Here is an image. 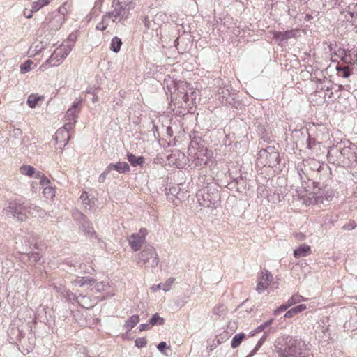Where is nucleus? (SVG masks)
Masks as SVG:
<instances>
[{
  "instance_id": "5",
  "label": "nucleus",
  "mask_w": 357,
  "mask_h": 357,
  "mask_svg": "<svg viewBox=\"0 0 357 357\" xmlns=\"http://www.w3.org/2000/svg\"><path fill=\"white\" fill-rule=\"evenodd\" d=\"M63 17L60 14H49L42 22L41 28L51 31H56L60 29L63 23Z\"/></svg>"
},
{
  "instance_id": "54",
  "label": "nucleus",
  "mask_w": 357,
  "mask_h": 357,
  "mask_svg": "<svg viewBox=\"0 0 357 357\" xmlns=\"http://www.w3.org/2000/svg\"><path fill=\"white\" fill-rule=\"evenodd\" d=\"M13 132L15 136H21L22 134V130L20 129H15L13 130Z\"/></svg>"
},
{
  "instance_id": "32",
  "label": "nucleus",
  "mask_w": 357,
  "mask_h": 357,
  "mask_svg": "<svg viewBox=\"0 0 357 357\" xmlns=\"http://www.w3.org/2000/svg\"><path fill=\"white\" fill-rule=\"evenodd\" d=\"M40 99V96L31 94L28 98L27 104L31 108H34Z\"/></svg>"
},
{
  "instance_id": "37",
  "label": "nucleus",
  "mask_w": 357,
  "mask_h": 357,
  "mask_svg": "<svg viewBox=\"0 0 357 357\" xmlns=\"http://www.w3.org/2000/svg\"><path fill=\"white\" fill-rule=\"evenodd\" d=\"M84 232L87 235H93L95 234V231L91 226V222H88V224H85L84 227H82Z\"/></svg>"
},
{
  "instance_id": "47",
  "label": "nucleus",
  "mask_w": 357,
  "mask_h": 357,
  "mask_svg": "<svg viewBox=\"0 0 357 357\" xmlns=\"http://www.w3.org/2000/svg\"><path fill=\"white\" fill-rule=\"evenodd\" d=\"M151 326H152L151 324L149 321L148 323L140 324L139 326V331H146V330L150 329L151 328Z\"/></svg>"
},
{
  "instance_id": "1",
  "label": "nucleus",
  "mask_w": 357,
  "mask_h": 357,
  "mask_svg": "<svg viewBox=\"0 0 357 357\" xmlns=\"http://www.w3.org/2000/svg\"><path fill=\"white\" fill-rule=\"evenodd\" d=\"M274 347L278 357H309L305 342L292 336L282 335L277 337Z\"/></svg>"
},
{
  "instance_id": "28",
  "label": "nucleus",
  "mask_w": 357,
  "mask_h": 357,
  "mask_svg": "<svg viewBox=\"0 0 357 357\" xmlns=\"http://www.w3.org/2000/svg\"><path fill=\"white\" fill-rule=\"evenodd\" d=\"M35 171V168L32 166L24 165L20 167L21 174L29 176H33Z\"/></svg>"
},
{
  "instance_id": "13",
  "label": "nucleus",
  "mask_w": 357,
  "mask_h": 357,
  "mask_svg": "<svg viewBox=\"0 0 357 357\" xmlns=\"http://www.w3.org/2000/svg\"><path fill=\"white\" fill-rule=\"evenodd\" d=\"M96 280L94 278H91L89 277H77L75 280H74L72 283L75 287H84L87 286L89 287L94 285Z\"/></svg>"
},
{
  "instance_id": "24",
  "label": "nucleus",
  "mask_w": 357,
  "mask_h": 357,
  "mask_svg": "<svg viewBox=\"0 0 357 357\" xmlns=\"http://www.w3.org/2000/svg\"><path fill=\"white\" fill-rule=\"evenodd\" d=\"M122 45L121 39L118 37H114L112 39V42L110 44V50L114 52H119L121 50V47Z\"/></svg>"
},
{
  "instance_id": "40",
  "label": "nucleus",
  "mask_w": 357,
  "mask_h": 357,
  "mask_svg": "<svg viewBox=\"0 0 357 357\" xmlns=\"http://www.w3.org/2000/svg\"><path fill=\"white\" fill-rule=\"evenodd\" d=\"M289 307H290L287 303L285 304L281 305L279 307L274 310V314L278 315L280 314L282 312L287 310Z\"/></svg>"
},
{
  "instance_id": "22",
  "label": "nucleus",
  "mask_w": 357,
  "mask_h": 357,
  "mask_svg": "<svg viewBox=\"0 0 357 357\" xmlns=\"http://www.w3.org/2000/svg\"><path fill=\"white\" fill-rule=\"evenodd\" d=\"M245 335L243 333H240L235 335L231 342V347L234 349L237 348L245 339Z\"/></svg>"
},
{
  "instance_id": "20",
  "label": "nucleus",
  "mask_w": 357,
  "mask_h": 357,
  "mask_svg": "<svg viewBox=\"0 0 357 357\" xmlns=\"http://www.w3.org/2000/svg\"><path fill=\"white\" fill-rule=\"evenodd\" d=\"M127 158L130 165L133 167L142 166L144 162V159L142 156L136 157L131 153L127 154Z\"/></svg>"
},
{
  "instance_id": "26",
  "label": "nucleus",
  "mask_w": 357,
  "mask_h": 357,
  "mask_svg": "<svg viewBox=\"0 0 357 357\" xmlns=\"http://www.w3.org/2000/svg\"><path fill=\"white\" fill-rule=\"evenodd\" d=\"M73 44L63 45L62 46L57 48L56 50L61 51V54L65 59L69 54V53L71 52V50L73 49Z\"/></svg>"
},
{
  "instance_id": "4",
  "label": "nucleus",
  "mask_w": 357,
  "mask_h": 357,
  "mask_svg": "<svg viewBox=\"0 0 357 357\" xmlns=\"http://www.w3.org/2000/svg\"><path fill=\"white\" fill-rule=\"evenodd\" d=\"M258 159L264 165L269 167H275L280 162L279 153L273 146L261 149L258 153Z\"/></svg>"
},
{
  "instance_id": "23",
  "label": "nucleus",
  "mask_w": 357,
  "mask_h": 357,
  "mask_svg": "<svg viewBox=\"0 0 357 357\" xmlns=\"http://www.w3.org/2000/svg\"><path fill=\"white\" fill-rule=\"evenodd\" d=\"M268 336V333L265 332L263 336L260 338V340L257 343L255 348L250 351V353L246 357H252L255 355V354L259 350V349L264 344L266 338Z\"/></svg>"
},
{
  "instance_id": "31",
  "label": "nucleus",
  "mask_w": 357,
  "mask_h": 357,
  "mask_svg": "<svg viewBox=\"0 0 357 357\" xmlns=\"http://www.w3.org/2000/svg\"><path fill=\"white\" fill-rule=\"evenodd\" d=\"M63 297H64L67 301L71 302L73 304H75L78 299V296H77L75 294H73L68 289L66 291Z\"/></svg>"
},
{
  "instance_id": "60",
  "label": "nucleus",
  "mask_w": 357,
  "mask_h": 357,
  "mask_svg": "<svg viewBox=\"0 0 357 357\" xmlns=\"http://www.w3.org/2000/svg\"><path fill=\"white\" fill-rule=\"evenodd\" d=\"M255 330H256L257 333H260V332L263 331L264 330V328L262 326V325L261 324Z\"/></svg>"
},
{
  "instance_id": "44",
  "label": "nucleus",
  "mask_w": 357,
  "mask_h": 357,
  "mask_svg": "<svg viewBox=\"0 0 357 357\" xmlns=\"http://www.w3.org/2000/svg\"><path fill=\"white\" fill-rule=\"evenodd\" d=\"M110 169L107 167V169L99 176L98 181L100 183H103L105 181L107 175L109 173Z\"/></svg>"
},
{
  "instance_id": "46",
  "label": "nucleus",
  "mask_w": 357,
  "mask_h": 357,
  "mask_svg": "<svg viewBox=\"0 0 357 357\" xmlns=\"http://www.w3.org/2000/svg\"><path fill=\"white\" fill-rule=\"evenodd\" d=\"M198 144V142H197V140L195 139H193L190 142V146L188 148V151L190 153H194L193 151H195V149H196V146Z\"/></svg>"
},
{
  "instance_id": "19",
  "label": "nucleus",
  "mask_w": 357,
  "mask_h": 357,
  "mask_svg": "<svg viewBox=\"0 0 357 357\" xmlns=\"http://www.w3.org/2000/svg\"><path fill=\"white\" fill-rule=\"evenodd\" d=\"M305 309H306L305 305H304V304L298 305L296 307L291 308L289 310H288L285 313L284 317V318H291V317H294L296 314L303 312Z\"/></svg>"
},
{
  "instance_id": "62",
  "label": "nucleus",
  "mask_w": 357,
  "mask_h": 357,
  "mask_svg": "<svg viewBox=\"0 0 357 357\" xmlns=\"http://www.w3.org/2000/svg\"><path fill=\"white\" fill-rule=\"evenodd\" d=\"M257 333L256 330L255 329V330L252 331L250 333V337H252V336L255 335Z\"/></svg>"
},
{
  "instance_id": "8",
  "label": "nucleus",
  "mask_w": 357,
  "mask_h": 357,
  "mask_svg": "<svg viewBox=\"0 0 357 357\" xmlns=\"http://www.w3.org/2000/svg\"><path fill=\"white\" fill-rule=\"evenodd\" d=\"M272 278V275L268 271H261L258 279L256 291L259 294L264 292L268 287Z\"/></svg>"
},
{
  "instance_id": "30",
  "label": "nucleus",
  "mask_w": 357,
  "mask_h": 357,
  "mask_svg": "<svg viewBox=\"0 0 357 357\" xmlns=\"http://www.w3.org/2000/svg\"><path fill=\"white\" fill-rule=\"evenodd\" d=\"M50 2V0H38L33 3L32 8L33 9V11L37 12L43 6L48 5Z\"/></svg>"
},
{
  "instance_id": "49",
  "label": "nucleus",
  "mask_w": 357,
  "mask_h": 357,
  "mask_svg": "<svg viewBox=\"0 0 357 357\" xmlns=\"http://www.w3.org/2000/svg\"><path fill=\"white\" fill-rule=\"evenodd\" d=\"M143 22L146 29H149L151 27V21L149 20L148 16L144 17Z\"/></svg>"
},
{
  "instance_id": "53",
  "label": "nucleus",
  "mask_w": 357,
  "mask_h": 357,
  "mask_svg": "<svg viewBox=\"0 0 357 357\" xmlns=\"http://www.w3.org/2000/svg\"><path fill=\"white\" fill-rule=\"evenodd\" d=\"M273 322V319H270L267 321H266L265 323H264L262 325V326L264 327V328L265 329L266 327L271 326V324H272Z\"/></svg>"
},
{
  "instance_id": "16",
  "label": "nucleus",
  "mask_w": 357,
  "mask_h": 357,
  "mask_svg": "<svg viewBox=\"0 0 357 357\" xmlns=\"http://www.w3.org/2000/svg\"><path fill=\"white\" fill-rule=\"evenodd\" d=\"M310 251V247L307 244L301 245L297 249L294 250V255L296 258L307 256Z\"/></svg>"
},
{
  "instance_id": "3",
  "label": "nucleus",
  "mask_w": 357,
  "mask_h": 357,
  "mask_svg": "<svg viewBox=\"0 0 357 357\" xmlns=\"http://www.w3.org/2000/svg\"><path fill=\"white\" fill-rule=\"evenodd\" d=\"M136 262L139 266L154 268L159 263L158 255L152 245H146L144 250L136 256Z\"/></svg>"
},
{
  "instance_id": "17",
  "label": "nucleus",
  "mask_w": 357,
  "mask_h": 357,
  "mask_svg": "<svg viewBox=\"0 0 357 357\" xmlns=\"http://www.w3.org/2000/svg\"><path fill=\"white\" fill-rule=\"evenodd\" d=\"M76 303L86 309H89L93 306V303L89 296H82L81 294L78 296V299Z\"/></svg>"
},
{
  "instance_id": "10",
  "label": "nucleus",
  "mask_w": 357,
  "mask_h": 357,
  "mask_svg": "<svg viewBox=\"0 0 357 357\" xmlns=\"http://www.w3.org/2000/svg\"><path fill=\"white\" fill-rule=\"evenodd\" d=\"M299 29H291L286 31H275L273 38L280 41H285L290 38H294L299 36Z\"/></svg>"
},
{
  "instance_id": "29",
  "label": "nucleus",
  "mask_w": 357,
  "mask_h": 357,
  "mask_svg": "<svg viewBox=\"0 0 357 357\" xmlns=\"http://www.w3.org/2000/svg\"><path fill=\"white\" fill-rule=\"evenodd\" d=\"M303 301H305V298L299 294H294L290 298H289L287 303L288 305L291 307V305H294Z\"/></svg>"
},
{
  "instance_id": "6",
  "label": "nucleus",
  "mask_w": 357,
  "mask_h": 357,
  "mask_svg": "<svg viewBox=\"0 0 357 357\" xmlns=\"http://www.w3.org/2000/svg\"><path fill=\"white\" fill-rule=\"evenodd\" d=\"M147 231L144 228L140 229L139 232L131 234L128 238L129 245L134 252L139 250L145 242Z\"/></svg>"
},
{
  "instance_id": "35",
  "label": "nucleus",
  "mask_w": 357,
  "mask_h": 357,
  "mask_svg": "<svg viewBox=\"0 0 357 357\" xmlns=\"http://www.w3.org/2000/svg\"><path fill=\"white\" fill-rule=\"evenodd\" d=\"M333 197V191L332 190H328L326 192V194L325 195L324 197H323L322 196H318L317 197V202H324V199L326 200V201H329L332 199V197Z\"/></svg>"
},
{
  "instance_id": "2",
  "label": "nucleus",
  "mask_w": 357,
  "mask_h": 357,
  "mask_svg": "<svg viewBox=\"0 0 357 357\" xmlns=\"http://www.w3.org/2000/svg\"><path fill=\"white\" fill-rule=\"evenodd\" d=\"M31 210L37 211V212H43V211L37 206L30 204H25L20 201L14 200L8 203L4 211L6 213V215H10V217L16 219L19 222H24L27 218V214H33Z\"/></svg>"
},
{
  "instance_id": "7",
  "label": "nucleus",
  "mask_w": 357,
  "mask_h": 357,
  "mask_svg": "<svg viewBox=\"0 0 357 357\" xmlns=\"http://www.w3.org/2000/svg\"><path fill=\"white\" fill-rule=\"evenodd\" d=\"M107 14L114 22H120L128 17L129 10L123 7L121 3H117L114 6V10Z\"/></svg>"
},
{
  "instance_id": "27",
  "label": "nucleus",
  "mask_w": 357,
  "mask_h": 357,
  "mask_svg": "<svg viewBox=\"0 0 357 357\" xmlns=\"http://www.w3.org/2000/svg\"><path fill=\"white\" fill-rule=\"evenodd\" d=\"M150 324L151 326L155 325H162L165 323V319L159 316L158 313L154 314L152 317L149 320Z\"/></svg>"
},
{
  "instance_id": "34",
  "label": "nucleus",
  "mask_w": 357,
  "mask_h": 357,
  "mask_svg": "<svg viewBox=\"0 0 357 357\" xmlns=\"http://www.w3.org/2000/svg\"><path fill=\"white\" fill-rule=\"evenodd\" d=\"M75 218L79 222L82 227H84L85 224L90 222L87 217L82 213H78Z\"/></svg>"
},
{
  "instance_id": "38",
  "label": "nucleus",
  "mask_w": 357,
  "mask_h": 357,
  "mask_svg": "<svg viewBox=\"0 0 357 357\" xmlns=\"http://www.w3.org/2000/svg\"><path fill=\"white\" fill-rule=\"evenodd\" d=\"M135 346L138 348H143L146 347L147 344V340L145 337H139L137 338L135 341Z\"/></svg>"
},
{
  "instance_id": "36",
  "label": "nucleus",
  "mask_w": 357,
  "mask_h": 357,
  "mask_svg": "<svg viewBox=\"0 0 357 357\" xmlns=\"http://www.w3.org/2000/svg\"><path fill=\"white\" fill-rule=\"evenodd\" d=\"M213 312L215 314L221 316L225 312V307L223 305H218L214 307Z\"/></svg>"
},
{
  "instance_id": "12",
  "label": "nucleus",
  "mask_w": 357,
  "mask_h": 357,
  "mask_svg": "<svg viewBox=\"0 0 357 357\" xmlns=\"http://www.w3.org/2000/svg\"><path fill=\"white\" fill-rule=\"evenodd\" d=\"M61 51L56 50L50 57L43 64V67L46 66H56L64 59L61 54Z\"/></svg>"
},
{
  "instance_id": "21",
  "label": "nucleus",
  "mask_w": 357,
  "mask_h": 357,
  "mask_svg": "<svg viewBox=\"0 0 357 357\" xmlns=\"http://www.w3.org/2000/svg\"><path fill=\"white\" fill-rule=\"evenodd\" d=\"M336 70L338 75L344 78H347L351 75V70L348 66H344L342 64L338 63L336 66Z\"/></svg>"
},
{
  "instance_id": "59",
  "label": "nucleus",
  "mask_w": 357,
  "mask_h": 357,
  "mask_svg": "<svg viewBox=\"0 0 357 357\" xmlns=\"http://www.w3.org/2000/svg\"><path fill=\"white\" fill-rule=\"evenodd\" d=\"M94 284H96V289L97 291H100V286L103 287L104 284L103 283H95Z\"/></svg>"
},
{
  "instance_id": "14",
  "label": "nucleus",
  "mask_w": 357,
  "mask_h": 357,
  "mask_svg": "<svg viewBox=\"0 0 357 357\" xmlns=\"http://www.w3.org/2000/svg\"><path fill=\"white\" fill-rule=\"evenodd\" d=\"M107 167L110 170L114 169L119 173H126L130 171V166L125 162H119L116 164L111 163Z\"/></svg>"
},
{
  "instance_id": "15",
  "label": "nucleus",
  "mask_w": 357,
  "mask_h": 357,
  "mask_svg": "<svg viewBox=\"0 0 357 357\" xmlns=\"http://www.w3.org/2000/svg\"><path fill=\"white\" fill-rule=\"evenodd\" d=\"M340 154H342V153L337 148V146L331 147L327 153L328 162L334 164L338 159Z\"/></svg>"
},
{
  "instance_id": "50",
  "label": "nucleus",
  "mask_w": 357,
  "mask_h": 357,
  "mask_svg": "<svg viewBox=\"0 0 357 357\" xmlns=\"http://www.w3.org/2000/svg\"><path fill=\"white\" fill-rule=\"evenodd\" d=\"M77 40V35L76 33H71L68 36V40L71 42L73 44Z\"/></svg>"
},
{
  "instance_id": "63",
  "label": "nucleus",
  "mask_w": 357,
  "mask_h": 357,
  "mask_svg": "<svg viewBox=\"0 0 357 357\" xmlns=\"http://www.w3.org/2000/svg\"><path fill=\"white\" fill-rule=\"evenodd\" d=\"M97 101H98V97L95 94H93V102H96Z\"/></svg>"
},
{
  "instance_id": "41",
  "label": "nucleus",
  "mask_w": 357,
  "mask_h": 357,
  "mask_svg": "<svg viewBox=\"0 0 357 357\" xmlns=\"http://www.w3.org/2000/svg\"><path fill=\"white\" fill-rule=\"evenodd\" d=\"M157 348L163 354L167 356V354L165 353V349H167V348H169V347H167V344L165 342H160L158 345H157Z\"/></svg>"
},
{
  "instance_id": "33",
  "label": "nucleus",
  "mask_w": 357,
  "mask_h": 357,
  "mask_svg": "<svg viewBox=\"0 0 357 357\" xmlns=\"http://www.w3.org/2000/svg\"><path fill=\"white\" fill-rule=\"evenodd\" d=\"M27 257L29 259L30 261L31 262H37L38 261L42 255L40 253L38 252H29L27 254Z\"/></svg>"
},
{
  "instance_id": "11",
  "label": "nucleus",
  "mask_w": 357,
  "mask_h": 357,
  "mask_svg": "<svg viewBox=\"0 0 357 357\" xmlns=\"http://www.w3.org/2000/svg\"><path fill=\"white\" fill-rule=\"evenodd\" d=\"M82 100H79L78 101L74 102L66 114V121H77L78 114L79 110L77 109L78 107L81 105Z\"/></svg>"
},
{
  "instance_id": "39",
  "label": "nucleus",
  "mask_w": 357,
  "mask_h": 357,
  "mask_svg": "<svg viewBox=\"0 0 357 357\" xmlns=\"http://www.w3.org/2000/svg\"><path fill=\"white\" fill-rule=\"evenodd\" d=\"M175 279L173 278H169L165 284H162V290L165 291H168L170 289L172 284L174 283Z\"/></svg>"
},
{
  "instance_id": "58",
  "label": "nucleus",
  "mask_w": 357,
  "mask_h": 357,
  "mask_svg": "<svg viewBox=\"0 0 357 357\" xmlns=\"http://www.w3.org/2000/svg\"><path fill=\"white\" fill-rule=\"evenodd\" d=\"M354 228V226L353 225H351V224H349V225L344 226V229H345L350 230V229H353Z\"/></svg>"
},
{
  "instance_id": "42",
  "label": "nucleus",
  "mask_w": 357,
  "mask_h": 357,
  "mask_svg": "<svg viewBox=\"0 0 357 357\" xmlns=\"http://www.w3.org/2000/svg\"><path fill=\"white\" fill-rule=\"evenodd\" d=\"M54 190L52 188H45L43 193L47 195V197L52 198L54 197Z\"/></svg>"
},
{
  "instance_id": "43",
  "label": "nucleus",
  "mask_w": 357,
  "mask_h": 357,
  "mask_svg": "<svg viewBox=\"0 0 357 357\" xmlns=\"http://www.w3.org/2000/svg\"><path fill=\"white\" fill-rule=\"evenodd\" d=\"M54 290H55L56 292L59 293L62 296L65 294L66 291L67 290L65 287L62 285H54L53 287Z\"/></svg>"
},
{
  "instance_id": "57",
  "label": "nucleus",
  "mask_w": 357,
  "mask_h": 357,
  "mask_svg": "<svg viewBox=\"0 0 357 357\" xmlns=\"http://www.w3.org/2000/svg\"><path fill=\"white\" fill-rule=\"evenodd\" d=\"M296 237L297 239L301 241V240H303L304 235L303 234H301V233H299V234H296Z\"/></svg>"
},
{
  "instance_id": "45",
  "label": "nucleus",
  "mask_w": 357,
  "mask_h": 357,
  "mask_svg": "<svg viewBox=\"0 0 357 357\" xmlns=\"http://www.w3.org/2000/svg\"><path fill=\"white\" fill-rule=\"evenodd\" d=\"M29 62L30 61H27L26 63L21 65L20 70L22 73H26L30 70V66L29 65Z\"/></svg>"
},
{
  "instance_id": "18",
  "label": "nucleus",
  "mask_w": 357,
  "mask_h": 357,
  "mask_svg": "<svg viewBox=\"0 0 357 357\" xmlns=\"http://www.w3.org/2000/svg\"><path fill=\"white\" fill-rule=\"evenodd\" d=\"M139 322V317L137 314L131 316L124 324L123 327L126 331H130Z\"/></svg>"
},
{
  "instance_id": "48",
  "label": "nucleus",
  "mask_w": 357,
  "mask_h": 357,
  "mask_svg": "<svg viewBox=\"0 0 357 357\" xmlns=\"http://www.w3.org/2000/svg\"><path fill=\"white\" fill-rule=\"evenodd\" d=\"M33 13H35V11H33V8L29 10L27 9H25V10L24 11V15L26 18L29 19L32 17Z\"/></svg>"
},
{
  "instance_id": "51",
  "label": "nucleus",
  "mask_w": 357,
  "mask_h": 357,
  "mask_svg": "<svg viewBox=\"0 0 357 357\" xmlns=\"http://www.w3.org/2000/svg\"><path fill=\"white\" fill-rule=\"evenodd\" d=\"M80 199H83L84 204H88L89 202H86V200H88L87 193L86 192H84L81 196Z\"/></svg>"
},
{
  "instance_id": "9",
  "label": "nucleus",
  "mask_w": 357,
  "mask_h": 357,
  "mask_svg": "<svg viewBox=\"0 0 357 357\" xmlns=\"http://www.w3.org/2000/svg\"><path fill=\"white\" fill-rule=\"evenodd\" d=\"M76 123L77 121L75 120L66 121V123L64 124V126L56 131L55 135V139L58 140L60 138V136H66V142H64V146H66L70 139L69 132L73 130Z\"/></svg>"
},
{
  "instance_id": "25",
  "label": "nucleus",
  "mask_w": 357,
  "mask_h": 357,
  "mask_svg": "<svg viewBox=\"0 0 357 357\" xmlns=\"http://www.w3.org/2000/svg\"><path fill=\"white\" fill-rule=\"evenodd\" d=\"M109 19L108 14L103 15L102 21L97 24L96 29L99 31H105L108 26V21Z\"/></svg>"
},
{
  "instance_id": "61",
  "label": "nucleus",
  "mask_w": 357,
  "mask_h": 357,
  "mask_svg": "<svg viewBox=\"0 0 357 357\" xmlns=\"http://www.w3.org/2000/svg\"><path fill=\"white\" fill-rule=\"evenodd\" d=\"M64 139L65 142H66V136H60V138L56 140V142H62V139Z\"/></svg>"
},
{
  "instance_id": "55",
  "label": "nucleus",
  "mask_w": 357,
  "mask_h": 357,
  "mask_svg": "<svg viewBox=\"0 0 357 357\" xmlns=\"http://www.w3.org/2000/svg\"><path fill=\"white\" fill-rule=\"evenodd\" d=\"M164 16V15L160 13H157L155 15V18L153 20L154 21V23H155V21L158 20V19H160L161 17H162Z\"/></svg>"
},
{
  "instance_id": "56",
  "label": "nucleus",
  "mask_w": 357,
  "mask_h": 357,
  "mask_svg": "<svg viewBox=\"0 0 357 357\" xmlns=\"http://www.w3.org/2000/svg\"><path fill=\"white\" fill-rule=\"evenodd\" d=\"M152 289H153V291H156V290L160 289H162V284H159L158 285L153 286Z\"/></svg>"
},
{
  "instance_id": "64",
  "label": "nucleus",
  "mask_w": 357,
  "mask_h": 357,
  "mask_svg": "<svg viewBox=\"0 0 357 357\" xmlns=\"http://www.w3.org/2000/svg\"><path fill=\"white\" fill-rule=\"evenodd\" d=\"M86 93H93V95L94 94L93 92H92L91 89H87Z\"/></svg>"
},
{
  "instance_id": "52",
  "label": "nucleus",
  "mask_w": 357,
  "mask_h": 357,
  "mask_svg": "<svg viewBox=\"0 0 357 357\" xmlns=\"http://www.w3.org/2000/svg\"><path fill=\"white\" fill-rule=\"evenodd\" d=\"M342 60L343 61L344 63H351V57L350 56H347V55H345L342 59Z\"/></svg>"
}]
</instances>
